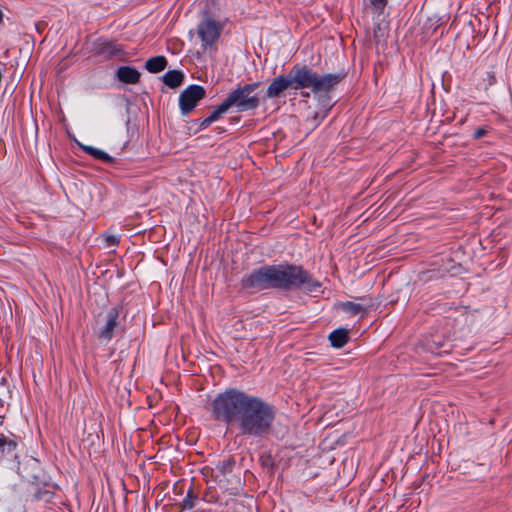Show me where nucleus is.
<instances>
[{
	"mask_svg": "<svg viewBox=\"0 0 512 512\" xmlns=\"http://www.w3.org/2000/svg\"><path fill=\"white\" fill-rule=\"evenodd\" d=\"M275 408L263 399L235 388L218 394L212 402V416L227 425H236L242 435L263 437L275 420Z\"/></svg>",
	"mask_w": 512,
	"mask_h": 512,
	"instance_id": "1",
	"label": "nucleus"
},
{
	"mask_svg": "<svg viewBox=\"0 0 512 512\" xmlns=\"http://www.w3.org/2000/svg\"><path fill=\"white\" fill-rule=\"evenodd\" d=\"M243 288L252 292L268 289L291 290L301 288L307 293L317 292L321 284L301 266L265 265L246 274L242 280Z\"/></svg>",
	"mask_w": 512,
	"mask_h": 512,
	"instance_id": "2",
	"label": "nucleus"
},
{
	"mask_svg": "<svg viewBox=\"0 0 512 512\" xmlns=\"http://www.w3.org/2000/svg\"><path fill=\"white\" fill-rule=\"evenodd\" d=\"M344 78L342 73L320 75L306 64H295L288 74L272 80L266 91L267 98H278L287 89H310L314 94L329 93Z\"/></svg>",
	"mask_w": 512,
	"mask_h": 512,
	"instance_id": "3",
	"label": "nucleus"
},
{
	"mask_svg": "<svg viewBox=\"0 0 512 512\" xmlns=\"http://www.w3.org/2000/svg\"><path fill=\"white\" fill-rule=\"evenodd\" d=\"M259 87V82L239 86L228 94L225 101L230 108L235 107L238 112L255 110L260 105V99L256 93Z\"/></svg>",
	"mask_w": 512,
	"mask_h": 512,
	"instance_id": "4",
	"label": "nucleus"
},
{
	"mask_svg": "<svg viewBox=\"0 0 512 512\" xmlns=\"http://www.w3.org/2000/svg\"><path fill=\"white\" fill-rule=\"evenodd\" d=\"M206 95L205 89L200 85H190L179 96V107L183 115H188Z\"/></svg>",
	"mask_w": 512,
	"mask_h": 512,
	"instance_id": "5",
	"label": "nucleus"
},
{
	"mask_svg": "<svg viewBox=\"0 0 512 512\" xmlns=\"http://www.w3.org/2000/svg\"><path fill=\"white\" fill-rule=\"evenodd\" d=\"M220 32V25L211 18H206L201 21L197 28V33L205 48L212 46L218 40Z\"/></svg>",
	"mask_w": 512,
	"mask_h": 512,
	"instance_id": "6",
	"label": "nucleus"
},
{
	"mask_svg": "<svg viewBox=\"0 0 512 512\" xmlns=\"http://www.w3.org/2000/svg\"><path fill=\"white\" fill-rule=\"evenodd\" d=\"M119 311L116 307L108 309L104 316V323L98 332V338L102 341L109 342L113 336L115 329L118 327Z\"/></svg>",
	"mask_w": 512,
	"mask_h": 512,
	"instance_id": "7",
	"label": "nucleus"
},
{
	"mask_svg": "<svg viewBox=\"0 0 512 512\" xmlns=\"http://www.w3.org/2000/svg\"><path fill=\"white\" fill-rule=\"evenodd\" d=\"M117 78L119 81L126 84H136L140 80V72L130 66H121L117 69L116 72Z\"/></svg>",
	"mask_w": 512,
	"mask_h": 512,
	"instance_id": "8",
	"label": "nucleus"
},
{
	"mask_svg": "<svg viewBox=\"0 0 512 512\" xmlns=\"http://www.w3.org/2000/svg\"><path fill=\"white\" fill-rule=\"evenodd\" d=\"M162 80L169 88L175 89L182 84L184 74L179 70H169L163 75Z\"/></svg>",
	"mask_w": 512,
	"mask_h": 512,
	"instance_id": "9",
	"label": "nucleus"
},
{
	"mask_svg": "<svg viewBox=\"0 0 512 512\" xmlns=\"http://www.w3.org/2000/svg\"><path fill=\"white\" fill-rule=\"evenodd\" d=\"M329 340L333 347H343L349 340L348 330L344 328H339L332 331L329 335Z\"/></svg>",
	"mask_w": 512,
	"mask_h": 512,
	"instance_id": "10",
	"label": "nucleus"
},
{
	"mask_svg": "<svg viewBox=\"0 0 512 512\" xmlns=\"http://www.w3.org/2000/svg\"><path fill=\"white\" fill-rule=\"evenodd\" d=\"M167 66V60L164 56H155L149 58L145 63V68L150 73H158L164 70Z\"/></svg>",
	"mask_w": 512,
	"mask_h": 512,
	"instance_id": "11",
	"label": "nucleus"
},
{
	"mask_svg": "<svg viewBox=\"0 0 512 512\" xmlns=\"http://www.w3.org/2000/svg\"><path fill=\"white\" fill-rule=\"evenodd\" d=\"M81 148L83 151H85L87 154L91 155L97 160L103 161L105 163L113 162V158L101 149L87 145H82Z\"/></svg>",
	"mask_w": 512,
	"mask_h": 512,
	"instance_id": "12",
	"label": "nucleus"
},
{
	"mask_svg": "<svg viewBox=\"0 0 512 512\" xmlns=\"http://www.w3.org/2000/svg\"><path fill=\"white\" fill-rule=\"evenodd\" d=\"M235 465V461L232 458L221 461L217 464L216 469L219 471L221 475H225L227 473H231L233 467Z\"/></svg>",
	"mask_w": 512,
	"mask_h": 512,
	"instance_id": "13",
	"label": "nucleus"
},
{
	"mask_svg": "<svg viewBox=\"0 0 512 512\" xmlns=\"http://www.w3.org/2000/svg\"><path fill=\"white\" fill-rule=\"evenodd\" d=\"M230 107L228 106L227 102L224 100L209 116V120L213 123L214 121L218 120L220 116L224 113H226Z\"/></svg>",
	"mask_w": 512,
	"mask_h": 512,
	"instance_id": "14",
	"label": "nucleus"
},
{
	"mask_svg": "<svg viewBox=\"0 0 512 512\" xmlns=\"http://www.w3.org/2000/svg\"><path fill=\"white\" fill-rule=\"evenodd\" d=\"M16 446H17L16 442L8 439L4 435H0V450L2 452H5V451L12 452L16 449Z\"/></svg>",
	"mask_w": 512,
	"mask_h": 512,
	"instance_id": "15",
	"label": "nucleus"
},
{
	"mask_svg": "<svg viewBox=\"0 0 512 512\" xmlns=\"http://www.w3.org/2000/svg\"><path fill=\"white\" fill-rule=\"evenodd\" d=\"M196 496L193 494V492L190 490L186 497L182 501V509L184 510H190L195 506V500Z\"/></svg>",
	"mask_w": 512,
	"mask_h": 512,
	"instance_id": "16",
	"label": "nucleus"
},
{
	"mask_svg": "<svg viewBox=\"0 0 512 512\" xmlns=\"http://www.w3.org/2000/svg\"><path fill=\"white\" fill-rule=\"evenodd\" d=\"M344 308L346 311L350 312L353 315H357L364 311V308L360 304L353 302H346L344 304Z\"/></svg>",
	"mask_w": 512,
	"mask_h": 512,
	"instance_id": "17",
	"label": "nucleus"
},
{
	"mask_svg": "<svg viewBox=\"0 0 512 512\" xmlns=\"http://www.w3.org/2000/svg\"><path fill=\"white\" fill-rule=\"evenodd\" d=\"M105 242L107 247L116 246L119 243V237L116 235H106Z\"/></svg>",
	"mask_w": 512,
	"mask_h": 512,
	"instance_id": "18",
	"label": "nucleus"
},
{
	"mask_svg": "<svg viewBox=\"0 0 512 512\" xmlns=\"http://www.w3.org/2000/svg\"><path fill=\"white\" fill-rule=\"evenodd\" d=\"M370 4L378 9L383 10L388 3V0H369Z\"/></svg>",
	"mask_w": 512,
	"mask_h": 512,
	"instance_id": "19",
	"label": "nucleus"
},
{
	"mask_svg": "<svg viewBox=\"0 0 512 512\" xmlns=\"http://www.w3.org/2000/svg\"><path fill=\"white\" fill-rule=\"evenodd\" d=\"M486 134V130L484 128H478L474 134H473V137L474 139H480L482 138L484 135Z\"/></svg>",
	"mask_w": 512,
	"mask_h": 512,
	"instance_id": "20",
	"label": "nucleus"
},
{
	"mask_svg": "<svg viewBox=\"0 0 512 512\" xmlns=\"http://www.w3.org/2000/svg\"><path fill=\"white\" fill-rule=\"evenodd\" d=\"M212 124V122L209 120L208 117H206L205 119H203L200 123V128L201 129H206L207 127H209L210 125Z\"/></svg>",
	"mask_w": 512,
	"mask_h": 512,
	"instance_id": "21",
	"label": "nucleus"
}]
</instances>
